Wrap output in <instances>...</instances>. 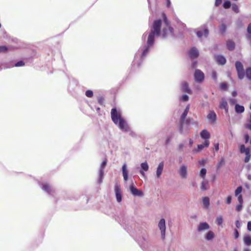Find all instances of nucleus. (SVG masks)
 Segmentation results:
<instances>
[{
    "instance_id": "nucleus-48",
    "label": "nucleus",
    "mask_w": 251,
    "mask_h": 251,
    "mask_svg": "<svg viewBox=\"0 0 251 251\" xmlns=\"http://www.w3.org/2000/svg\"><path fill=\"white\" fill-rule=\"evenodd\" d=\"M231 202V197L230 196H228L226 200V202L227 204H230Z\"/></svg>"
},
{
    "instance_id": "nucleus-19",
    "label": "nucleus",
    "mask_w": 251,
    "mask_h": 251,
    "mask_svg": "<svg viewBox=\"0 0 251 251\" xmlns=\"http://www.w3.org/2000/svg\"><path fill=\"white\" fill-rule=\"evenodd\" d=\"M216 60L217 62L221 65H224L226 62V59L224 57V56L221 55H218L215 56Z\"/></svg>"
},
{
    "instance_id": "nucleus-13",
    "label": "nucleus",
    "mask_w": 251,
    "mask_h": 251,
    "mask_svg": "<svg viewBox=\"0 0 251 251\" xmlns=\"http://www.w3.org/2000/svg\"><path fill=\"white\" fill-rule=\"evenodd\" d=\"M141 170H140V174L142 175L143 177L145 176V172H147L149 170V166L148 163L146 161L144 162L141 163Z\"/></svg>"
},
{
    "instance_id": "nucleus-36",
    "label": "nucleus",
    "mask_w": 251,
    "mask_h": 251,
    "mask_svg": "<svg viewBox=\"0 0 251 251\" xmlns=\"http://www.w3.org/2000/svg\"><path fill=\"white\" fill-rule=\"evenodd\" d=\"M231 6V3L229 1H226L224 2V4H223V7L225 8V9H227V8H229Z\"/></svg>"
},
{
    "instance_id": "nucleus-14",
    "label": "nucleus",
    "mask_w": 251,
    "mask_h": 251,
    "mask_svg": "<svg viewBox=\"0 0 251 251\" xmlns=\"http://www.w3.org/2000/svg\"><path fill=\"white\" fill-rule=\"evenodd\" d=\"M210 228V226L206 222L200 223L197 227V231L199 232L208 230Z\"/></svg>"
},
{
    "instance_id": "nucleus-43",
    "label": "nucleus",
    "mask_w": 251,
    "mask_h": 251,
    "mask_svg": "<svg viewBox=\"0 0 251 251\" xmlns=\"http://www.w3.org/2000/svg\"><path fill=\"white\" fill-rule=\"evenodd\" d=\"M188 111H184V112H183L181 116V120L182 121H183L186 117L187 115V114H188Z\"/></svg>"
},
{
    "instance_id": "nucleus-2",
    "label": "nucleus",
    "mask_w": 251,
    "mask_h": 251,
    "mask_svg": "<svg viewBox=\"0 0 251 251\" xmlns=\"http://www.w3.org/2000/svg\"><path fill=\"white\" fill-rule=\"evenodd\" d=\"M111 118L121 130L124 132L130 131L129 126L126 121L122 117V111L120 109L112 108L111 110Z\"/></svg>"
},
{
    "instance_id": "nucleus-47",
    "label": "nucleus",
    "mask_w": 251,
    "mask_h": 251,
    "mask_svg": "<svg viewBox=\"0 0 251 251\" xmlns=\"http://www.w3.org/2000/svg\"><path fill=\"white\" fill-rule=\"evenodd\" d=\"M247 31L249 34L248 36H251V23L248 26Z\"/></svg>"
},
{
    "instance_id": "nucleus-20",
    "label": "nucleus",
    "mask_w": 251,
    "mask_h": 251,
    "mask_svg": "<svg viewBox=\"0 0 251 251\" xmlns=\"http://www.w3.org/2000/svg\"><path fill=\"white\" fill-rule=\"evenodd\" d=\"M210 205V200L209 198L205 197L202 198V205L204 208H208Z\"/></svg>"
},
{
    "instance_id": "nucleus-11",
    "label": "nucleus",
    "mask_w": 251,
    "mask_h": 251,
    "mask_svg": "<svg viewBox=\"0 0 251 251\" xmlns=\"http://www.w3.org/2000/svg\"><path fill=\"white\" fill-rule=\"evenodd\" d=\"M194 77L196 81L201 82L204 79V75L201 70H197L195 72Z\"/></svg>"
},
{
    "instance_id": "nucleus-8",
    "label": "nucleus",
    "mask_w": 251,
    "mask_h": 251,
    "mask_svg": "<svg viewBox=\"0 0 251 251\" xmlns=\"http://www.w3.org/2000/svg\"><path fill=\"white\" fill-rule=\"evenodd\" d=\"M164 168V163L163 162H160L157 166L155 170V177L157 179H159L163 172Z\"/></svg>"
},
{
    "instance_id": "nucleus-45",
    "label": "nucleus",
    "mask_w": 251,
    "mask_h": 251,
    "mask_svg": "<svg viewBox=\"0 0 251 251\" xmlns=\"http://www.w3.org/2000/svg\"><path fill=\"white\" fill-rule=\"evenodd\" d=\"M212 78L216 81L217 80V74L216 73V72L215 71H213L212 72Z\"/></svg>"
},
{
    "instance_id": "nucleus-4",
    "label": "nucleus",
    "mask_w": 251,
    "mask_h": 251,
    "mask_svg": "<svg viewBox=\"0 0 251 251\" xmlns=\"http://www.w3.org/2000/svg\"><path fill=\"white\" fill-rule=\"evenodd\" d=\"M195 32L196 33L197 37L200 39L207 38L209 34V31L206 26L205 25L198 28L195 29Z\"/></svg>"
},
{
    "instance_id": "nucleus-29",
    "label": "nucleus",
    "mask_w": 251,
    "mask_h": 251,
    "mask_svg": "<svg viewBox=\"0 0 251 251\" xmlns=\"http://www.w3.org/2000/svg\"><path fill=\"white\" fill-rule=\"evenodd\" d=\"M201 189L202 191H205L208 189V182L203 180L201 184Z\"/></svg>"
},
{
    "instance_id": "nucleus-28",
    "label": "nucleus",
    "mask_w": 251,
    "mask_h": 251,
    "mask_svg": "<svg viewBox=\"0 0 251 251\" xmlns=\"http://www.w3.org/2000/svg\"><path fill=\"white\" fill-rule=\"evenodd\" d=\"M219 31L221 33H224L226 30V26L224 23H222L219 26Z\"/></svg>"
},
{
    "instance_id": "nucleus-40",
    "label": "nucleus",
    "mask_w": 251,
    "mask_h": 251,
    "mask_svg": "<svg viewBox=\"0 0 251 251\" xmlns=\"http://www.w3.org/2000/svg\"><path fill=\"white\" fill-rule=\"evenodd\" d=\"M25 63L23 61H18L17 63H16L15 65V66L16 67H21V66H23L25 65Z\"/></svg>"
},
{
    "instance_id": "nucleus-31",
    "label": "nucleus",
    "mask_w": 251,
    "mask_h": 251,
    "mask_svg": "<svg viewBox=\"0 0 251 251\" xmlns=\"http://www.w3.org/2000/svg\"><path fill=\"white\" fill-rule=\"evenodd\" d=\"M240 152L242 153H248L250 152V149L246 148L245 146L242 145L240 147Z\"/></svg>"
},
{
    "instance_id": "nucleus-60",
    "label": "nucleus",
    "mask_w": 251,
    "mask_h": 251,
    "mask_svg": "<svg viewBox=\"0 0 251 251\" xmlns=\"http://www.w3.org/2000/svg\"><path fill=\"white\" fill-rule=\"evenodd\" d=\"M189 109H190V105L188 104L187 105V106L186 107L185 109L184 110L188 112L189 110Z\"/></svg>"
},
{
    "instance_id": "nucleus-55",
    "label": "nucleus",
    "mask_w": 251,
    "mask_h": 251,
    "mask_svg": "<svg viewBox=\"0 0 251 251\" xmlns=\"http://www.w3.org/2000/svg\"><path fill=\"white\" fill-rule=\"evenodd\" d=\"M247 229L249 231H251V222H248L247 225Z\"/></svg>"
},
{
    "instance_id": "nucleus-33",
    "label": "nucleus",
    "mask_w": 251,
    "mask_h": 251,
    "mask_svg": "<svg viewBox=\"0 0 251 251\" xmlns=\"http://www.w3.org/2000/svg\"><path fill=\"white\" fill-rule=\"evenodd\" d=\"M246 76L249 80H251V68L249 67L246 69V73H245Z\"/></svg>"
},
{
    "instance_id": "nucleus-32",
    "label": "nucleus",
    "mask_w": 251,
    "mask_h": 251,
    "mask_svg": "<svg viewBox=\"0 0 251 251\" xmlns=\"http://www.w3.org/2000/svg\"><path fill=\"white\" fill-rule=\"evenodd\" d=\"M223 222V218L222 216H218L216 219V223L218 226H222Z\"/></svg>"
},
{
    "instance_id": "nucleus-59",
    "label": "nucleus",
    "mask_w": 251,
    "mask_h": 251,
    "mask_svg": "<svg viewBox=\"0 0 251 251\" xmlns=\"http://www.w3.org/2000/svg\"><path fill=\"white\" fill-rule=\"evenodd\" d=\"M167 0V6L169 7L171 5V1L170 0Z\"/></svg>"
},
{
    "instance_id": "nucleus-61",
    "label": "nucleus",
    "mask_w": 251,
    "mask_h": 251,
    "mask_svg": "<svg viewBox=\"0 0 251 251\" xmlns=\"http://www.w3.org/2000/svg\"><path fill=\"white\" fill-rule=\"evenodd\" d=\"M170 137H168L167 138L166 140V144H168L170 142Z\"/></svg>"
},
{
    "instance_id": "nucleus-24",
    "label": "nucleus",
    "mask_w": 251,
    "mask_h": 251,
    "mask_svg": "<svg viewBox=\"0 0 251 251\" xmlns=\"http://www.w3.org/2000/svg\"><path fill=\"white\" fill-rule=\"evenodd\" d=\"M181 89L183 91L187 92L189 94L191 93V91L188 88V83L186 82H183L181 84Z\"/></svg>"
},
{
    "instance_id": "nucleus-54",
    "label": "nucleus",
    "mask_w": 251,
    "mask_h": 251,
    "mask_svg": "<svg viewBox=\"0 0 251 251\" xmlns=\"http://www.w3.org/2000/svg\"><path fill=\"white\" fill-rule=\"evenodd\" d=\"M236 102V100L234 99H231L229 100V103L233 105Z\"/></svg>"
},
{
    "instance_id": "nucleus-6",
    "label": "nucleus",
    "mask_w": 251,
    "mask_h": 251,
    "mask_svg": "<svg viewBox=\"0 0 251 251\" xmlns=\"http://www.w3.org/2000/svg\"><path fill=\"white\" fill-rule=\"evenodd\" d=\"M235 67L237 72L238 76L240 79H242L245 76V72L242 64L237 61L235 63Z\"/></svg>"
},
{
    "instance_id": "nucleus-49",
    "label": "nucleus",
    "mask_w": 251,
    "mask_h": 251,
    "mask_svg": "<svg viewBox=\"0 0 251 251\" xmlns=\"http://www.w3.org/2000/svg\"><path fill=\"white\" fill-rule=\"evenodd\" d=\"M199 163L201 166H204L206 163V160L202 159L199 161Z\"/></svg>"
},
{
    "instance_id": "nucleus-15",
    "label": "nucleus",
    "mask_w": 251,
    "mask_h": 251,
    "mask_svg": "<svg viewBox=\"0 0 251 251\" xmlns=\"http://www.w3.org/2000/svg\"><path fill=\"white\" fill-rule=\"evenodd\" d=\"M199 51L195 48H192L189 52V56L191 58H197L199 56Z\"/></svg>"
},
{
    "instance_id": "nucleus-64",
    "label": "nucleus",
    "mask_w": 251,
    "mask_h": 251,
    "mask_svg": "<svg viewBox=\"0 0 251 251\" xmlns=\"http://www.w3.org/2000/svg\"><path fill=\"white\" fill-rule=\"evenodd\" d=\"M248 178L249 180H251V175H249L248 176Z\"/></svg>"
},
{
    "instance_id": "nucleus-30",
    "label": "nucleus",
    "mask_w": 251,
    "mask_h": 251,
    "mask_svg": "<svg viewBox=\"0 0 251 251\" xmlns=\"http://www.w3.org/2000/svg\"><path fill=\"white\" fill-rule=\"evenodd\" d=\"M206 172L207 171L205 168L201 169L199 175L203 179V180H205Z\"/></svg>"
},
{
    "instance_id": "nucleus-16",
    "label": "nucleus",
    "mask_w": 251,
    "mask_h": 251,
    "mask_svg": "<svg viewBox=\"0 0 251 251\" xmlns=\"http://www.w3.org/2000/svg\"><path fill=\"white\" fill-rule=\"evenodd\" d=\"M122 171L124 180L125 181H126L128 180V170H127L126 164V163H125L123 165V166L122 168Z\"/></svg>"
},
{
    "instance_id": "nucleus-50",
    "label": "nucleus",
    "mask_w": 251,
    "mask_h": 251,
    "mask_svg": "<svg viewBox=\"0 0 251 251\" xmlns=\"http://www.w3.org/2000/svg\"><path fill=\"white\" fill-rule=\"evenodd\" d=\"M232 8L234 12L236 13L238 12V7L236 5H233L232 6Z\"/></svg>"
},
{
    "instance_id": "nucleus-57",
    "label": "nucleus",
    "mask_w": 251,
    "mask_h": 251,
    "mask_svg": "<svg viewBox=\"0 0 251 251\" xmlns=\"http://www.w3.org/2000/svg\"><path fill=\"white\" fill-rule=\"evenodd\" d=\"M235 225H236V227L238 228H239L241 226L240 224L239 221H238V220H237L235 222Z\"/></svg>"
},
{
    "instance_id": "nucleus-35",
    "label": "nucleus",
    "mask_w": 251,
    "mask_h": 251,
    "mask_svg": "<svg viewBox=\"0 0 251 251\" xmlns=\"http://www.w3.org/2000/svg\"><path fill=\"white\" fill-rule=\"evenodd\" d=\"M225 163V160L223 158H221L219 162L217 164V168L219 169L222 166L224 165Z\"/></svg>"
},
{
    "instance_id": "nucleus-5",
    "label": "nucleus",
    "mask_w": 251,
    "mask_h": 251,
    "mask_svg": "<svg viewBox=\"0 0 251 251\" xmlns=\"http://www.w3.org/2000/svg\"><path fill=\"white\" fill-rule=\"evenodd\" d=\"M129 189L130 193L135 197H143L144 196V193L142 190L138 189L133 183L130 184Z\"/></svg>"
},
{
    "instance_id": "nucleus-42",
    "label": "nucleus",
    "mask_w": 251,
    "mask_h": 251,
    "mask_svg": "<svg viewBox=\"0 0 251 251\" xmlns=\"http://www.w3.org/2000/svg\"><path fill=\"white\" fill-rule=\"evenodd\" d=\"M246 157L245 158L244 161L246 163H247L249 161L250 159V152H249L248 153H246Z\"/></svg>"
},
{
    "instance_id": "nucleus-10",
    "label": "nucleus",
    "mask_w": 251,
    "mask_h": 251,
    "mask_svg": "<svg viewBox=\"0 0 251 251\" xmlns=\"http://www.w3.org/2000/svg\"><path fill=\"white\" fill-rule=\"evenodd\" d=\"M207 119L210 124H215L217 120V115L215 112L213 110L210 111L207 116Z\"/></svg>"
},
{
    "instance_id": "nucleus-21",
    "label": "nucleus",
    "mask_w": 251,
    "mask_h": 251,
    "mask_svg": "<svg viewBox=\"0 0 251 251\" xmlns=\"http://www.w3.org/2000/svg\"><path fill=\"white\" fill-rule=\"evenodd\" d=\"M200 135L202 139L205 140H207L210 136L209 132L206 130H202L200 133Z\"/></svg>"
},
{
    "instance_id": "nucleus-51",
    "label": "nucleus",
    "mask_w": 251,
    "mask_h": 251,
    "mask_svg": "<svg viewBox=\"0 0 251 251\" xmlns=\"http://www.w3.org/2000/svg\"><path fill=\"white\" fill-rule=\"evenodd\" d=\"M242 204H238V205L236 206V210L238 211H240L242 210Z\"/></svg>"
},
{
    "instance_id": "nucleus-38",
    "label": "nucleus",
    "mask_w": 251,
    "mask_h": 251,
    "mask_svg": "<svg viewBox=\"0 0 251 251\" xmlns=\"http://www.w3.org/2000/svg\"><path fill=\"white\" fill-rule=\"evenodd\" d=\"M246 126L247 128L251 130V114L250 115V119L248 121Z\"/></svg>"
},
{
    "instance_id": "nucleus-63",
    "label": "nucleus",
    "mask_w": 251,
    "mask_h": 251,
    "mask_svg": "<svg viewBox=\"0 0 251 251\" xmlns=\"http://www.w3.org/2000/svg\"><path fill=\"white\" fill-rule=\"evenodd\" d=\"M189 144L190 146H192L193 144V141L191 139H189Z\"/></svg>"
},
{
    "instance_id": "nucleus-62",
    "label": "nucleus",
    "mask_w": 251,
    "mask_h": 251,
    "mask_svg": "<svg viewBox=\"0 0 251 251\" xmlns=\"http://www.w3.org/2000/svg\"><path fill=\"white\" fill-rule=\"evenodd\" d=\"M232 96H233V97H235V96L237 95V92H236V91H234L232 93Z\"/></svg>"
},
{
    "instance_id": "nucleus-41",
    "label": "nucleus",
    "mask_w": 251,
    "mask_h": 251,
    "mask_svg": "<svg viewBox=\"0 0 251 251\" xmlns=\"http://www.w3.org/2000/svg\"><path fill=\"white\" fill-rule=\"evenodd\" d=\"M8 50V48L5 46H0V52H6Z\"/></svg>"
},
{
    "instance_id": "nucleus-46",
    "label": "nucleus",
    "mask_w": 251,
    "mask_h": 251,
    "mask_svg": "<svg viewBox=\"0 0 251 251\" xmlns=\"http://www.w3.org/2000/svg\"><path fill=\"white\" fill-rule=\"evenodd\" d=\"M238 201L240 204H242L243 202V200L242 195H239L237 196Z\"/></svg>"
},
{
    "instance_id": "nucleus-52",
    "label": "nucleus",
    "mask_w": 251,
    "mask_h": 251,
    "mask_svg": "<svg viewBox=\"0 0 251 251\" xmlns=\"http://www.w3.org/2000/svg\"><path fill=\"white\" fill-rule=\"evenodd\" d=\"M222 2V0H215V5L216 6L220 5Z\"/></svg>"
},
{
    "instance_id": "nucleus-58",
    "label": "nucleus",
    "mask_w": 251,
    "mask_h": 251,
    "mask_svg": "<svg viewBox=\"0 0 251 251\" xmlns=\"http://www.w3.org/2000/svg\"><path fill=\"white\" fill-rule=\"evenodd\" d=\"M219 144L218 143H217V144H215L214 145V149L216 151H218L219 150Z\"/></svg>"
},
{
    "instance_id": "nucleus-1",
    "label": "nucleus",
    "mask_w": 251,
    "mask_h": 251,
    "mask_svg": "<svg viewBox=\"0 0 251 251\" xmlns=\"http://www.w3.org/2000/svg\"><path fill=\"white\" fill-rule=\"evenodd\" d=\"M162 18L163 21L160 19L155 20L149 33H144L143 35V39L147 37V41L146 44L141 49V54L138 53L135 56L134 63H137L138 66L140 64L137 62V60L140 57L143 58L146 55L153 46L155 37L161 36L163 38H166L173 35V28L170 26L164 13L162 14Z\"/></svg>"
},
{
    "instance_id": "nucleus-17",
    "label": "nucleus",
    "mask_w": 251,
    "mask_h": 251,
    "mask_svg": "<svg viewBox=\"0 0 251 251\" xmlns=\"http://www.w3.org/2000/svg\"><path fill=\"white\" fill-rule=\"evenodd\" d=\"M215 237V234L212 230H208L204 235V238L207 241H211Z\"/></svg>"
},
{
    "instance_id": "nucleus-34",
    "label": "nucleus",
    "mask_w": 251,
    "mask_h": 251,
    "mask_svg": "<svg viewBox=\"0 0 251 251\" xmlns=\"http://www.w3.org/2000/svg\"><path fill=\"white\" fill-rule=\"evenodd\" d=\"M242 189L243 188L241 186L238 187L235 191V196L237 197L239 195H241V193L242 192Z\"/></svg>"
},
{
    "instance_id": "nucleus-27",
    "label": "nucleus",
    "mask_w": 251,
    "mask_h": 251,
    "mask_svg": "<svg viewBox=\"0 0 251 251\" xmlns=\"http://www.w3.org/2000/svg\"><path fill=\"white\" fill-rule=\"evenodd\" d=\"M244 242L247 246L251 245V237L249 235L245 236L244 237Z\"/></svg>"
},
{
    "instance_id": "nucleus-56",
    "label": "nucleus",
    "mask_w": 251,
    "mask_h": 251,
    "mask_svg": "<svg viewBox=\"0 0 251 251\" xmlns=\"http://www.w3.org/2000/svg\"><path fill=\"white\" fill-rule=\"evenodd\" d=\"M249 139H250L249 135L248 134H246L245 135V142L247 143L249 141Z\"/></svg>"
},
{
    "instance_id": "nucleus-23",
    "label": "nucleus",
    "mask_w": 251,
    "mask_h": 251,
    "mask_svg": "<svg viewBox=\"0 0 251 251\" xmlns=\"http://www.w3.org/2000/svg\"><path fill=\"white\" fill-rule=\"evenodd\" d=\"M220 107L221 109H224L226 113L228 112L227 102L224 99H222Z\"/></svg>"
},
{
    "instance_id": "nucleus-9",
    "label": "nucleus",
    "mask_w": 251,
    "mask_h": 251,
    "mask_svg": "<svg viewBox=\"0 0 251 251\" xmlns=\"http://www.w3.org/2000/svg\"><path fill=\"white\" fill-rule=\"evenodd\" d=\"M179 174L180 177L182 179H185L188 176L187 166L185 165H182L180 166L179 169Z\"/></svg>"
},
{
    "instance_id": "nucleus-18",
    "label": "nucleus",
    "mask_w": 251,
    "mask_h": 251,
    "mask_svg": "<svg viewBox=\"0 0 251 251\" xmlns=\"http://www.w3.org/2000/svg\"><path fill=\"white\" fill-rule=\"evenodd\" d=\"M42 189L43 190L46 191L49 194H51V193L54 192V191L51 188L50 186L47 183H45L43 184Z\"/></svg>"
},
{
    "instance_id": "nucleus-12",
    "label": "nucleus",
    "mask_w": 251,
    "mask_h": 251,
    "mask_svg": "<svg viewBox=\"0 0 251 251\" xmlns=\"http://www.w3.org/2000/svg\"><path fill=\"white\" fill-rule=\"evenodd\" d=\"M209 145V141L208 140H205L203 144L198 145L197 148L194 149L193 150L194 153H197L201 151L204 147H207Z\"/></svg>"
},
{
    "instance_id": "nucleus-7",
    "label": "nucleus",
    "mask_w": 251,
    "mask_h": 251,
    "mask_svg": "<svg viewBox=\"0 0 251 251\" xmlns=\"http://www.w3.org/2000/svg\"><path fill=\"white\" fill-rule=\"evenodd\" d=\"M158 226L160 230L161 237L164 239L165 237L166 233V223L164 219H161L159 221Z\"/></svg>"
},
{
    "instance_id": "nucleus-3",
    "label": "nucleus",
    "mask_w": 251,
    "mask_h": 251,
    "mask_svg": "<svg viewBox=\"0 0 251 251\" xmlns=\"http://www.w3.org/2000/svg\"><path fill=\"white\" fill-rule=\"evenodd\" d=\"M114 190L118 202L121 203L122 201V191L121 188V185L118 180H115L114 182Z\"/></svg>"
},
{
    "instance_id": "nucleus-26",
    "label": "nucleus",
    "mask_w": 251,
    "mask_h": 251,
    "mask_svg": "<svg viewBox=\"0 0 251 251\" xmlns=\"http://www.w3.org/2000/svg\"><path fill=\"white\" fill-rule=\"evenodd\" d=\"M227 48L229 50H233L235 47L234 43L230 40H229L226 43Z\"/></svg>"
},
{
    "instance_id": "nucleus-39",
    "label": "nucleus",
    "mask_w": 251,
    "mask_h": 251,
    "mask_svg": "<svg viewBox=\"0 0 251 251\" xmlns=\"http://www.w3.org/2000/svg\"><path fill=\"white\" fill-rule=\"evenodd\" d=\"M188 99L189 97L187 95H183L180 99V100L183 101H187L188 100Z\"/></svg>"
},
{
    "instance_id": "nucleus-44",
    "label": "nucleus",
    "mask_w": 251,
    "mask_h": 251,
    "mask_svg": "<svg viewBox=\"0 0 251 251\" xmlns=\"http://www.w3.org/2000/svg\"><path fill=\"white\" fill-rule=\"evenodd\" d=\"M221 89L223 90H226L227 89V85L226 83H223L220 85Z\"/></svg>"
},
{
    "instance_id": "nucleus-37",
    "label": "nucleus",
    "mask_w": 251,
    "mask_h": 251,
    "mask_svg": "<svg viewBox=\"0 0 251 251\" xmlns=\"http://www.w3.org/2000/svg\"><path fill=\"white\" fill-rule=\"evenodd\" d=\"M85 95L88 98H92L93 96V92L92 91L88 90L86 91Z\"/></svg>"
},
{
    "instance_id": "nucleus-53",
    "label": "nucleus",
    "mask_w": 251,
    "mask_h": 251,
    "mask_svg": "<svg viewBox=\"0 0 251 251\" xmlns=\"http://www.w3.org/2000/svg\"><path fill=\"white\" fill-rule=\"evenodd\" d=\"M239 237V232L237 229L234 230V238L235 239L238 238Z\"/></svg>"
},
{
    "instance_id": "nucleus-22",
    "label": "nucleus",
    "mask_w": 251,
    "mask_h": 251,
    "mask_svg": "<svg viewBox=\"0 0 251 251\" xmlns=\"http://www.w3.org/2000/svg\"><path fill=\"white\" fill-rule=\"evenodd\" d=\"M106 164H107V159H105L104 160H103L102 161V163L101 164L100 170V178H101V177L103 176V174H104L103 169L105 167Z\"/></svg>"
},
{
    "instance_id": "nucleus-25",
    "label": "nucleus",
    "mask_w": 251,
    "mask_h": 251,
    "mask_svg": "<svg viewBox=\"0 0 251 251\" xmlns=\"http://www.w3.org/2000/svg\"><path fill=\"white\" fill-rule=\"evenodd\" d=\"M245 110L244 107L238 104L235 105V111L237 113L240 114L243 113Z\"/></svg>"
}]
</instances>
